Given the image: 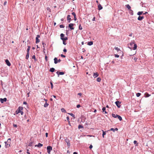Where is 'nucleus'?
I'll return each instance as SVG.
<instances>
[{
    "label": "nucleus",
    "mask_w": 154,
    "mask_h": 154,
    "mask_svg": "<svg viewBox=\"0 0 154 154\" xmlns=\"http://www.w3.org/2000/svg\"><path fill=\"white\" fill-rule=\"evenodd\" d=\"M66 119L67 120V121L69 122V116L66 117Z\"/></svg>",
    "instance_id": "obj_57"
},
{
    "label": "nucleus",
    "mask_w": 154,
    "mask_h": 154,
    "mask_svg": "<svg viewBox=\"0 0 154 154\" xmlns=\"http://www.w3.org/2000/svg\"><path fill=\"white\" fill-rule=\"evenodd\" d=\"M70 15H68L67 16V20L68 23H70L71 21L72 20L71 19L70 17Z\"/></svg>",
    "instance_id": "obj_8"
},
{
    "label": "nucleus",
    "mask_w": 154,
    "mask_h": 154,
    "mask_svg": "<svg viewBox=\"0 0 154 154\" xmlns=\"http://www.w3.org/2000/svg\"><path fill=\"white\" fill-rule=\"evenodd\" d=\"M68 37H65L62 40L66 41L68 40Z\"/></svg>",
    "instance_id": "obj_38"
},
{
    "label": "nucleus",
    "mask_w": 154,
    "mask_h": 154,
    "mask_svg": "<svg viewBox=\"0 0 154 154\" xmlns=\"http://www.w3.org/2000/svg\"><path fill=\"white\" fill-rule=\"evenodd\" d=\"M65 142L67 143V144L68 146H70V141L68 139H65Z\"/></svg>",
    "instance_id": "obj_12"
},
{
    "label": "nucleus",
    "mask_w": 154,
    "mask_h": 154,
    "mask_svg": "<svg viewBox=\"0 0 154 154\" xmlns=\"http://www.w3.org/2000/svg\"><path fill=\"white\" fill-rule=\"evenodd\" d=\"M7 4V2L6 1H5L4 2V5H6Z\"/></svg>",
    "instance_id": "obj_64"
},
{
    "label": "nucleus",
    "mask_w": 154,
    "mask_h": 154,
    "mask_svg": "<svg viewBox=\"0 0 154 154\" xmlns=\"http://www.w3.org/2000/svg\"><path fill=\"white\" fill-rule=\"evenodd\" d=\"M121 102L119 101H117L115 102L116 104V106L118 108H119L121 107L120 104L121 103Z\"/></svg>",
    "instance_id": "obj_4"
},
{
    "label": "nucleus",
    "mask_w": 154,
    "mask_h": 154,
    "mask_svg": "<svg viewBox=\"0 0 154 154\" xmlns=\"http://www.w3.org/2000/svg\"><path fill=\"white\" fill-rule=\"evenodd\" d=\"M43 146V144L40 143H38V144L37 145H35V146H37L38 147H42Z\"/></svg>",
    "instance_id": "obj_13"
},
{
    "label": "nucleus",
    "mask_w": 154,
    "mask_h": 154,
    "mask_svg": "<svg viewBox=\"0 0 154 154\" xmlns=\"http://www.w3.org/2000/svg\"><path fill=\"white\" fill-rule=\"evenodd\" d=\"M32 58L33 59H34L35 61L36 60V58H35V55H34L33 56H32Z\"/></svg>",
    "instance_id": "obj_41"
},
{
    "label": "nucleus",
    "mask_w": 154,
    "mask_h": 154,
    "mask_svg": "<svg viewBox=\"0 0 154 154\" xmlns=\"http://www.w3.org/2000/svg\"><path fill=\"white\" fill-rule=\"evenodd\" d=\"M134 144H136L135 146H137V144L138 143H137V141L136 140H134Z\"/></svg>",
    "instance_id": "obj_36"
},
{
    "label": "nucleus",
    "mask_w": 154,
    "mask_h": 154,
    "mask_svg": "<svg viewBox=\"0 0 154 154\" xmlns=\"http://www.w3.org/2000/svg\"><path fill=\"white\" fill-rule=\"evenodd\" d=\"M82 95V93H78V95H79V96H81Z\"/></svg>",
    "instance_id": "obj_55"
},
{
    "label": "nucleus",
    "mask_w": 154,
    "mask_h": 154,
    "mask_svg": "<svg viewBox=\"0 0 154 154\" xmlns=\"http://www.w3.org/2000/svg\"><path fill=\"white\" fill-rule=\"evenodd\" d=\"M23 104H24L26 105L27 104V103L26 101H24L23 102Z\"/></svg>",
    "instance_id": "obj_61"
},
{
    "label": "nucleus",
    "mask_w": 154,
    "mask_h": 154,
    "mask_svg": "<svg viewBox=\"0 0 154 154\" xmlns=\"http://www.w3.org/2000/svg\"><path fill=\"white\" fill-rule=\"evenodd\" d=\"M18 109H19L21 111L23 109V108L22 107L20 106L18 107Z\"/></svg>",
    "instance_id": "obj_44"
},
{
    "label": "nucleus",
    "mask_w": 154,
    "mask_h": 154,
    "mask_svg": "<svg viewBox=\"0 0 154 154\" xmlns=\"http://www.w3.org/2000/svg\"><path fill=\"white\" fill-rule=\"evenodd\" d=\"M103 131L102 136L103 138L104 137V136L106 134V131H104L103 130H102Z\"/></svg>",
    "instance_id": "obj_26"
},
{
    "label": "nucleus",
    "mask_w": 154,
    "mask_h": 154,
    "mask_svg": "<svg viewBox=\"0 0 154 154\" xmlns=\"http://www.w3.org/2000/svg\"><path fill=\"white\" fill-rule=\"evenodd\" d=\"M72 14L74 16V17L76 16V15L75 13L74 12H73L72 13Z\"/></svg>",
    "instance_id": "obj_49"
},
{
    "label": "nucleus",
    "mask_w": 154,
    "mask_h": 154,
    "mask_svg": "<svg viewBox=\"0 0 154 154\" xmlns=\"http://www.w3.org/2000/svg\"><path fill=\"white\" fill-rule=\"evenodd\" d=\"M61 111L63 112H66V110H65V109L63 108H62L61 109Z\"/></svg>",
    "instance_id": "obj_33"
},
{
    "label": "nucleus",
    "mask_w": 154,
    "mask_h": 154,
    "mask_svg": "<svg viewBox=\"0 0 154 154\" xmlns=\"http://www.w3.org/2000/svg\"><path fill=\"white\" fill-rule=\"evenodd\" d=\"M126 7L129 10L131 9V7L129 5L127 4L125 5Z\"/></svg>",
    "instance_id": "obj_18"
},
{
    "label": "nucleus",
    "mask_w": 154,
    "mask_h": 154,
    "mask_svg": "<svg viewBox=\"0 0 154 154\" xmlns=\"http://www.w3.org/2000/svg\"><path fill=\"white\" fill-rule=\"evenodd\" d=\"M28 48L27 49V53H29V50L30 48V46H28Z\"/></svg>",
    "instance_id": "obj_30"
},
{
    "label": "nucleus",
    "mask_w": 154,
    "mask_h": 154,
    "mask_svg": "<svg viewBox=\"0 0 154 154\" xmlns=\"http://www.w3.org/2000/svg\"><path fill=\"white\" fill-rule=\"evenodd\" d=\"M128 48L131 50L133 49L135 50L137 48V45L134 43V41L131 42L129 44H128Z\"/></svg>",
    "instance_id": "obj_1"
},
{
    "label": "nucleus",
    "mask_w": 154,
    "mask_h": 154,
    "mask_svg": "<svg viewBox=\"0 0 154 154\" xmlns=\"http://www.w3.org/2000/svg\"><path fill=\"white\" fill-rule=\"evenodd\" d=\"M63 33H61L60 35V39L62 40L63 39V38L65 37Z\"/></svg>",
    "instance_id": "obj_16"
},
{
    "label": "nucleus",
    "mask_w": 154,
    "mask_h": 154,
    "mask_svg": "<svg viewBox=\"0 0 154 154\" xmlns=\"http://www.w3.org/2000/svg\"><path fill=\"white\" fill-rule=\"evenodd\" d=\"M141 93H138L136 94V96L137 97H139V96H140V95H141Z\"/></svg>",
    "instance_id": "obj_42"
},
{
    "label": "nucleus",
    "mask_w": 154,
    "mask_h": 154,
    "mask_svg": "<svg viewBox=\"0 0 154 154\" xmlns=\"http://www.w3.org/2000/svg\"><path fill=\"white\" fill-rule=\"evenodd\" d=\"M43 52H44V54H45V48H43Z\"/></svg>",
    "instance_id": "obj_58"
},
{
    "label": "nucleus",
    "mask_w": 154,
    "mask_h": 154,
    "mask_svg": "<svg viewBox=\"0 0 154 154\" xmlns=\"http://www.w3.org/2000/svg\"><path fill=\"white\" fill-rule=\"evenodd\" d=\"M106 107H103L102 108L103 112H104V113H107V112L106 111Z\"/></svg>",
    "instance_id": "obj_19"
},
{
    "label": "nucleus",
    "mask_w": 154,
    "mask_h": 154,
    "mask_svg": "<svg viewBox=\"0 0 154 154\" xmlns=\"http://www.w3.org/2000/svg\"><path fill=\"white\" fill-rule=\"evenodd\" d=\"M101 80V79L100 77H98L97 78V81L98 82H100Z\"/></svg>",
    "instance_id": "obj_34"
},
{
    "label": "nucleus",
    "mask_w": 154,
    "mask_h": 154,
    "mask_svg": "<svg viewBox=\"0 0 154 154\" xmlns=\"http://www.w3.org/2000/svg\"><path fill=\"white\" fill-rule=\"evenodd\" d=\"M54 63L56 64L58 63V59L57 57H55L54 59Z\"/></svg>",
    "instance_id": "obj_15"
},
{
    "label": "nucleus",
    "mask_w": 154,
    "mask_h": 154,
    "mask_svg": "<svg viewBox=\"0 0 154 154\" xmlns=\"http://www.w3.org/2000/svg\"><path fill=\"white\" fill-rule=\"evenodd\" d=\"M29 53H27V54L26 57V59H28L29 58Z\"/></svg>",
    "instance_id": "obj_25"
},
{
    "label": "nucleus",
    "mask_w": 154,
    "mask_h": 154,
    "mask_svg": "<svg viewBox=\"0 0 154 154\" xmlns=\"http://www.w3.org/2000/svg\"><path fill=\"white\" fill-rule=\"evenodd\" d=\"M60 56H61V57H66V56L64 55H63V54H61V55H60Z\"/></svg>",
    "instance_id": "obj_53"
},
{
    "label": "nucleus",
    "mask_w": 154,
    "mask_h": 154,
    "mask_svg": "<svg viewBox=\"0 0 154 154\" xmlns=\"http://www.w3.org/2000/svg\"><path fill=\"white\" fill-rule=\"evenodd\" d=\"M93 44V42L90 41V42H88V45H91Z\"/></svg>",
    "instance_id": "obj_24"
},
{
    "label": "nucleus",
    "mask_w": 154,
    "mask_h": 154,
    "mask_svg": "<svg viewBox=\"0 0 154 154\" xmlns=\"http://www.w3.org/2000/svg\"><path fill=\"white\" fill-rule=\"evenodd\" d=\"M40 37V36L39 35H36V42L35 43L36 44L40 42V40L38 38Z\"/></svg>",
    "instance_id": "obj_5"
},
{
    "label": "nucleus",
    "mask_w": 154,
    "mask_h": 154,
    "mask_svg": "<svg viewBox=\"0 0 154 154\" xmlns=\"http://www.w3.org/2000/svg\"><path fill=\"white\" fill-rule=\"evenodd\" d=\"M47 10L49 11H51V10L49 8H47Z\"/></svg>",
    "instance_id": "obj_63"
},
{
    "label": "nucleus",
    "mask_w": 154,
    "mask_h": 154,
    "mask_svg": "<svg viewBox=\"0 0 154 154\" xmlns=\"http://www.w3.org/2000/svg\"><path fill=\"white\" fill-rule=\"evenodd\" d=\"M60 28H63L64 27V26L63 25L61 24L60 25Z\"/></svg>",
    "instance_id": "obj_46"
},
{
    "label": "nucleus",
    "mask_w": 154,
    "mask_h": 154,
    "mask_svg": "<svg viewBox=\"0 0 154 154\" xmlns=\"http://www.w3.org/2000/svg\"><path fill=\"white\" fill-rule=\"evenodd\" d=\"M48 105H49L48 103H47V102H46L44 104V106L45 107H46L48 106Z\"/></svg>",
    "instance_id": "obj_32"
},
{
    "label": "nucleus",
    "mask_w": 154,
    "mask_h": 154,
    "mask_svg": "<svg viewBox=\"0 0 154 154\" xmlns=\"http://www.w3.org/2000/svg\"><path fill=\"white\" fill-rule=\"evenodd\" d=\"M68 114L69 115L71 116H72L73 117L74 119H75V115L73 114H72V113H69Z\"/></svg>",
    "instance_id": "obj_27"
},
{
    "label": "nucleus",
    "mask_w": 154,
    "mask_h": 154,
    "mask_svg": "<svg viewBox=\"0 0 154 154\" xmlns=\"http://www.w3.org/2000/svg\"><path fill=\"white\" fill-rule=\"evenodd\" d=\"M63 51L64 52H66L67 51V50L66 48H64L63 50Z\"/></svg>",
    "instance_id": "obj_54"
},
{
    "label": "nucleus",
    "mask_w": 154,
    "mask_h": 154,
    "mask_svg": "<svg viewBox=\"0 0 154 154\" xmlns=\"http://www.w3.org/2000/svg\"><path fill=\"white\" fill-rule=\"evenodd\" d=\"M98 9L99 10H101L103 9V7L99 3L98 4Z\"/></svg>",
    "instance_id": "obj_10"
},
{
    "label": "nucleus",
    "mask_w": 154,
    "mask_h": 154,
    "mask_svg": "<svg viewBox=\"0 0 154 154\" xmlns=\"http://www.w3.org/2000/svg\"><path fill=\"white\" fill-rule=\"evenodd\" d=\"M7 99L6 98H0V102H1V103H3L4 102L6 101Z\"/></svg>",
    "instance_id": "obj_6"
},
{
    "label": "nucleus",
    "mask_w": 154,
    "mask_h": 154,
    "mask_svg": "<svg viewBox=\"0 0 154 154\" xmlns=\"http://www.w3.org/2000/svg\"><path fill=\"white\" fill-rule=\"evenodd\" d=\"M42 44L43 45V47H44V48H45V45H46V44H45V42H42Z\"/></svg>",
    "instance_id": "obj_45"
},
{
    "label": "nucleus",
    "mask_w": 154,
    "mask_h": 154,
    "mask_svg": "<svg viewBox=\"0 0 154 154\" xmlns=\"http://www.w3.org/2000/svg\"><path fill=\"white\" fill-rule=\"evenodd\" d=\"M144 18V17L143 16H140L138 17L137 20H139L141 21Z\"/></svg>",
    "instance_id": "obj_11"
},
{
    "label": "nucleus",
    "mask_w": 154,
    "mask_h": 154,
    "mask_svg": "<svg viewBox=\"0 0 154 154\" xmlns=\"http://www.w3.org/2000/svg\"><path fill=\"white\" fill-rule=\"evenodd\" d=\"M13 126L15 128H17V125L15 124H13Z\"/></svg>",
    "instance_id": "obj_52"
},
{
    "label": "nucleus",
    "mask_w": 154,
    "mask_h": 154,
    "mask_svg": "<svg viewBox=\"0 0 154 154\" xmlns=\"http://www.w3.org/2000/svg\"><path fill=\"white\" fill-rule=\"evenodd\" d=\"M74 24H75L72 23H69L68 25V27L71 30H73L74 29V27H73Z\"/></svg>",
    "instance_id": "obj_3"
},
{
    "label": "nucleus",
    "mask_w": 154,
    "mask_h": 154,
    "mask_svg": "<svg viewBox=\"0 0 154 154\" xmlns=\"http://www.w3.org/2000/svg\"><path fill=\"white\" fill-rule=\"evenodd\" d=\"M11 141V138H9L8 139L7 141H5L6 142H7V143H10Z\"/></svg>",
    "instance_id": "obj_35"
},
{
    "label": "nucleus",
    "mask_w": 154,
    "mask_h": 154,
    "mask_svg": "<svg viewBox=\"0 0 154 154\" xmlns=\"http://www.w3.org/2000/svg\"><path fill=\"white\" fill-rule=\"evenodd\" d=\"M117 115H118L117 114H114L113 113H112V117H113L114 118H116L117 117V116H116Z\"/></svg>",
    "instance_id": "obj_28"
},
{
    "label": "nucleus",
    "mask_w": 154,
    "mask_h": 154,
    "mask_svg": "<svg viewBox=\"0 0 154 154\" xmlns=\"http://www.w3.org/2000/svg\"><path fill=\"white\" fill-rule=\"evenodd\" d=\"M129 13L131 15H133L134 14V13L133 11L131 9L129 10Z\"/></svg>",
    "instance_id": "obj_20"
},
{
    "label": "nucleus",
    "mask_w": 154,
    "mask_h": 154,
    "mask_svg": "<svg viewBox=\"0 0 154 154\" xmlns=\"http://www.w3.org/2000/svg\"><path fill=\"white\" fill-rule=\"evenodd\" d=\"M114 56L116 57H119V55L116 54H114Z\"/></svg>",
    "instance_id": "obj_50"
},
{
    "label": "nucleus",
    "mask_w": 154,
    "mask_h": 154,
    "mask_svg": "<svg viewBox=\"0 0 154 154\" xmlns=\"http://www.w3.org/2000/svg\"><path fill=\"white\" fill-rule=\"evenodd\" d=\"M32 142H30L29 145H28V146H32Z\"/></svg>",
    "instance_id": "obj_48"
},
{
    "label": "nucleus",
    "mask_w": 154,
    "mask_h": 154,
    "mask_svg": "<svg viewBox=\"0 0 154 154\" xmlns=\"http://www.w3.org/2000/svg\"><path fill=\"white\" fill-rule=\"evenodd\" d=\"M45 60L46 61H48V57H47V56H46V54H45Z\"/></svg>",
    "instance_id": "obj_47"
},
{
    "label": "nucleus",
    "mask_w": 154,
    "mask_h": 154,
    "mask_svg": "<svg viewBox=\"0 0 154 154\" xmlns=\"http://www.w3.org/2000/svg\"><path fill=\"white\" fill-rule=\"evenodd\" d=\"M5 146L6 148L8 147V145H9V146H10V143H7V142H5Z\"/></svg>",
    "instance_id": "obj_17"
},
{
    "label": "nucleus",
    "mask_w": 154,
    "mask_h": 154,
    "mask_svg": "<svg viewBox=\"0 0 154 154\" xmlns=\"http://www.w3.org/2000/svg\"><path fill=\"white\" fill-rule=\"evenodd\" d=\"M79 29L80 30H82V27L81 26V24H80L79 26Z\"/></svg>",
    "instance_id": "obj_40"
},
{
    "label": "nucleus",
    "mask_w": 154,
    "mask_h": 154,
    "mask_svg": "<svg viewBox=\"0 0 154 154\" xmlns=\"http://www.w3.org/2000/svg\"><path fill=\"white\" fill-rule=\"evenodd\" d=\"M80 106H80V105H79V104H78V105H77L76 106V107H77V108H79L80 107Z\"/></svg>",
    "instance_id": "obj_56"
},
{
    "label": "nucleus",
    "mask_w": 154,
    "mask_h": 154,
    "mask_svg": "<svg viewBox=\"0 0 154 154\" xmlns=\"http://www.w3.org/2000/svg\"><path fill=\"white\" fill-rule=\"evenodd\" d=\"M47 152L48 154H50L51 151L52 150V147L50 146H48L47 147Z\"/></svg>",
    "instance_id": "obj_2"
},
{
    "label": "nucleus",
    "mask_w": 154,
    "mask_h": 154,
    "mask_svg": "<svg viewBox=\"0 0 154 154\" xmlns=\"http://www.w3.org/2000/svg\"><path fill=\"white\" fill-rule=\"evenodd\" d=\"M48 133H46V134H45V136H46V137H48Z\"/></svg>",
    "instance_id": "obj_62"
},
{
    "label": "nucleus",
    "mask_w": 154,
    "mask_h": 154,
    "mask_svg": "<svg viewBox=\"0 0 154 154\" xmlns=\"http://www.w3.org/2000/svg\"><path fill=\"white\" fill-rule=\"evenodd\" d=\"M114 48L117 51V52H118L119 51H120V49L118 47H115Z\"/></svg>",
    "instance_id": "obj_37"
},
{
    "label": "nucleus",
    "mask_w": 154,
    "mask_h": 154,
    "mask_svg": "<svg viewBox=\"0 0 154 154\" xmlns=\"http://www.w3.org/2000/svg\"><path fill=\"white\" fill-rule=\"evenodd\" d=\"M143 13V11H139L137 13V15H141Z\"/></svg>",
    "instance_id": "obj_29"
},
{
    "label": "nucleus",
    "mask_w": 154,
    "mask_h": 154,
    "mask_svg": "<svg viewBox=\"0 0 154 154\" xmlns=\"http://www.w3.org/2000/svg\"><path fill=\"white\" fill-rule=\"evenodd\" d=\"M5 62L6 64H7V65L8 66H10L11 65V64L10 63V62L8 60L6 59L5 60Z\"/></svg>",
    "instance_id": "obj_9"
},
{
    "label": "nucleus",
    "mask_w": 154,
    "mask_h": 154,
    "mask_svg": "<svg viewBox=\"0 0 154 154\" xmlns=\"http://www.w3.org/2000/svg\"><path fill=\"white\" fill-rule=\"evenodd\" d=\"M99 74L97 72L94 73L93 76L94 78H95L98 76Z\"/></svg>",
    "instance_id": "obj_14"
},
{
    "label": "nucleus",
    "mask_w": 154,
    "mask_h": 154,
    "mask_svg": "<svg viewBox=\"0 0 154 154\" xmlns=\"http://www.w3.org/2000/svg\"><path fill=\"white\" fill-rule=\"evenodd\" d=\"M50 84L51 85V88L52 89H53V85L52 83L51 82H50Z\"/></svg>",
    "instance_id": "obj_43"
},
{
    "label": "nucleus",
    "mask_w": 154,
    "mask_h": 154,
    "mask_svg": "<svg viewBox=\"0 0 154 154\" xmlns=\"http://www.w3.org/2000/svg\"><path fill=\"white\" fill-rule=\"evenodd\" d=\"M117 116V118L118 119H119V120L120 121H121L122 120V117L118 115L116 116Z\"/></svg>",
    "instance_id": "obj_21"
},
{
    "label": "nucleus",
    "mask_w": 154,
    "mask_h": 154,
    "mask_svg": "<svg viewBox=\"0 0 154 154\" xmlns=\"http://www.w3.org/2000/svg\"><path fill=\"white\" fill-rule=\"evenodd\" d=\"M56 73L58 75V76L59 77V75H64L65 73L63 72H58L57 71L56 72Z\"/></svg>",
    "instance_id": "obj_7"
},
{
    "label": "nucleus",
    "mask_w": 154,
    "mask_h": 154,
    "mask_svg": "<svg viewBox=\"0 0 154 154\" xmlns=\"http://www.w3.org/2000/svg\"><path fill=\"white\" fill-rule=\"evenodd\" d=\"M145 97H148L150 96V94H148L147 93H145Z\"/></svg>",
    "instance_id": "obj_23"
},
{
    "label": "nucleus",
    "mask_w": 154,
    "mask_h": 154,
    "mask_svg": "<svg viewBox=\"0 0 154 154\" xmlns=\"http://www.w3.org/2000/svg\"><path fill=\"white\" fill-rule=\"evenodd\" d=\"M55 71V69L54 68H51L50 69L49 71L51 72H53Z\"/></svg>",
    "instance_id": "obj_22"
},
{
    "label": "nucleus",
    "mask_w": 154,
    "mask_h": 154,
    "mask_svg": "<svg viewBox=\"0 0 154 154\" xmlns=\"http://www.w3.org/2000/svg\"><path fill=\"white\" fill-rule=\"evenodd\" d=\"M83 128V127L82 125H78L79 129H80L81 128Z\"/></svg>",
    "instance_id": "obj_31"
},
{
    "label": "nucleus",
    "mask_w": 154,
    "mask_h": 154,
    "mask_svg": "<svg viewBox=\"0 0 154 154\" xmlns=\"http://www.w3.org/2000/svg\"><path fill=\"white\" fill-rule=\"evenodd\" d=\"M109 131H112L113 132H115L114 128H111L109 130L107 131L108 132Z\"/></svg>",
    "instance_id": "obj_39"
},
{
    "label": "nucleus",
    "mask_w": 154,
    "mask_h": 154,
    "mask_svg": "<svg viewBox=\"0 0 154 154\" xmlns=\"http://www.w3.org/2000/svg\"><path fill=\"white\" fill-rule=\"evenodd\" d=\"M92 147L93 146L91 145H90L89 147V148H90V149H91Z\"/></svg>",
    "instance_id": "obj_60"
},
{
    "label": "nucleus",
    "mask_w": 154,
    "mask_h": 154,
    "mask_svg": "<svg viewBox=\"0 0 154 154\" xmlns=\"http://www.w3.org/2000/svg\"><path fill=\"white\" fill-rule=\"evenodd\" d=\"M63 41V44H64V45H66V42L65 41H64V40H62Z\"/></svg>",
    "instance_id": "obj_51"
},
{
    "label": "nucleus",
    "mask_w": 154,
    "mask_h": 154,
    "mask_svg": "<svg viewBox=\"0 0 154 154\" xmlns=\"http://www.w3.org/2000/svg\"><path fill=\"white\" fill-rule=\"evenodd\" d=\"M16 111H17V112H18L20 113L21 111L18 109Z\"/></svg>",
    "instance_id": "obj_59"
}]
</instances>
